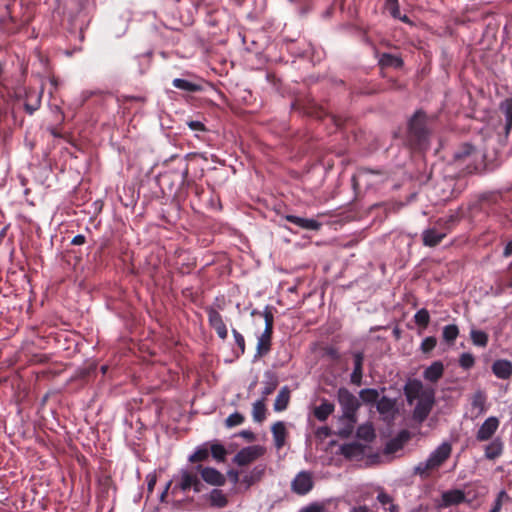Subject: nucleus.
<instances>
[{
  "instance_id": "864d4df0",
  "label": "nucleus",
  "mask_w": 512,
  "mask_h": 512,
  "mask_svg": "<svg viewBox=\"0 0 512 512\" xmlns=\"http://www.w3.org/2000/svg\"><path fill=\"white\" fill-rule=\"evenodd\" d=\"M460 217L458 212H454L452 214H449L447 216L441 217L438 222L440 224H443L446 229H450L452 226H454L458 221Z\"/></svg>"
},
{
  "instance_id": "49530a36",
  "label": "nucleus",
  "mask_w": 512,
  "mask_h": 512,
  "mask_svg": "<svg viewBox=\"0 0 512 512\" xmlns=\"http://www.w3.org/2000/svg\"><path fill=\"white\" fill-rule=\"evenodd\" d=\"M275 309L274 307L270 305H266L264 311L262 312V316L265 321V328L268 331L273 332L274 329V315L272 313V310Z\"/></svg>"
},
{
  "instance_id": "dca6fc26",
  "label": "nucleus",
  "mask_w": 512,
  "mask_h": 512,
  "mask_svg": "<svg viewBox=\"0 0 512 512\" xmlns=\"http://www.w3.org/2000/svg\"><path fill=\"white\" fill-rule=\"evenodd\" d=\"M207 314L209 324L216 331L218 337L223 340L226 339L228 335V330L222 319L221 314L213 307H209L207 309Z\"/></svg>"
},
{
  "instance_id": "37998d69",
  "label": "nucleus",
  "mask_w": 512,
  "mask_h": 512,
  "mask_svg": "<svg viewBox=\"0 0 512 512\" xmlns=\"http://www.w3.org/2000/svg\"><path fill=\"white\" fill-rule=\"evenodd\" d=\"M475 151V146L469 142H465L460 145L454 152L455 160H462L470 156Z\"/></svg>"
},
{
  "instance_id": "a878e982",
  "label": "nucleus",
  "mask_w": 512,
  "mask_h": 512,
  "mask_svg": "<svg viewBox=\"0 0 512 512\" xmlns=\"http://www.w3.org/2000/svg\"><path fill=\"white\" fill-rule=\"evenodd\" d=\"M266 465L258 464L254 466L248 473H246L242 482L246 485L247 488L259 482L265 474Z\"/></svg>"
},
{
  "instance_id": "0e129e2a",
  "label": "nucleus",
  "mask_w": 512,
  "mask_h": 512,
  "mask_svg": "<svg viewBox=\"0 0 512 512\" xmlns=\"http://www.w3.org/2000/svg\"><path fill=\"white\" fill-rule=\"evenodd\" d=\"M333 434L332 429L329 426H320L316 430V435L319 437H329Z\"/></svg>"
},
{
  "instance_id": "4c0bfd02",
  "label": "nucleus",
  "mask_w": 512,
  "mask_h": 512,
  "mask_svg": "<svg viewBox=\"0 0 512 512\" xmlns=\"http://www.w3.org/2000/svg\"><path fill=\"white\" fill-rule=\"evenodd\" d=\"M180 474H181V481L178 484V487L182 491L189 490L198 478V476L196 474H192L191 472H189L187 469H184V468L181 469Z\"/></svg>"
},
{
  "instance_id": "ea45409f",
  "label": "nucleus",
  "mask_w": 512,
  "mask_h": 512,
  "mask_svg": "<svg viewBox=\"0 0 512 512\" xmlns=\"http://www.w3.org/2000/svg\"><path fill=\"white\" fill-rule=\"evenodd\" d=\"M470 338L473 345L477 347H486L489 341V336L485 331L474 328L470 330Z\"/></svg>"
},
{
  "instance_id": "f3484780",
  "label": "nucleus",
  "mask_w": 512,
  "mask_h": 512,
  "mask_svg": "<svg viewBox=\"0 0 512 512\" xmlns=\"http://www.w3.org/2000/svg\"><path fill=\"white\" fill-rule=\"evenodd\" d=\"M444 370V363L441 360H435L424 369L422 375L426 381L436 383L442 378Z\"/></svg>"
},
{
  "instance_id": "f8f14e48",
  "label": "nucleus",
  "mask_w": 512,
  "mask_h": 512,
  "mask_svg": "<svg viewBox=\"0 0 512 512\" xmlns=\"http://www.w3.org/2000/svg\"><path fill=\"white\" fill-rule=\"evenodd\" d=\"M462 187H457L454 179H444L438 183L435 187L437 193H440L441 201H448L452 198L457 197L462 192Z\"/></svg>"
},
{
  "instance_id": "423d86ee",
  "label": "nucleus",
  "mask_w": 512,
  "mask_h": 512,
  "mask_svg": "<svg viewBox=\"0 0 512 512\" xmlns=\"http://www.w3.org/2000/svg\"><path fill=\"white\" fill-rule=\"evenodd\" d=\"M406 402L413 405L417 399L424 397L425 393L435 391L432 387H424L422 381L418 378H409L403 388Z\"/></svg>"
},
{
  "instance_id": "a18cd8bd",
  "label": "nucleus",
  "mask_w": 512,
  "mask_h": 512,
  "mask_svg": "<svg viewBox=\"0 0 512 512\" xmlns=\"http://www.w3.org/2000/svg\"><path fill=\"white\" fill-rule=\"evenodd\" d=\"M485 404H486V395L483 391L478 390L473 395L471 405L474 408H478L479 414H482L486 411Z\"/></svg>"
},
{
  "instance_id": "13d9d810",
  "label": "nucleus",
  "mask_w": 512,
  "mask_h": 512,
  "mask_svg": "<svg viewBox=\"0 0 512 512\" xmlns=\"http://www.w3.org/2000/svg\"><path fill=\"white\" fill-rule=\"evenodd\" d=\"M187 126L192 130V131H195V132H206L207 131V128L206 126L204 125L203 122L199 121V120H188L186 122Z\"/></svg>"
},
{
  "instance_id": "39448f33",
  "label": "nucleus",
  "mask_w": 512,
  "mask_h": 512,
  "mask_svg": "<svg viewBox=\"0 0 512 512\" xmlns=\"http://www.w3.org/2000/svg\"><path fill=\"white\" fill-rule=\"evenodd\" d=\"M265 453V447L261 445H251L240 449L232 458V462L239 467H244L254 462Z\"/></svg>"
},
{
  "instance_id": "473e14b6",
  "label": "nucleus",
  "mask_w": 512,
  "mask_h": 512,
  "mask_svg": "<svg viewBox=\"0 0 512 512\" xmlns=\"http://www.w3.org/2000/svg\"><path fill=\"white\" fill-rule=\"evenodd\" d=\"M340 29L348 30L351 32V34L357 36L360 38V40L365 43L366 45L373 46V42L371 38L368 36L367 29L363 28L362 26L346 23L340 26Z\"/></svg>"
},
{
  "instance_id": "5fc2aeb1",
  "label": "nucleus",
  "mask_w": 512,
  "mask_h": 512,
  "mask_svg": "<svg viewBox=\"0 0 512 512\" xmlns=\"http://www.w3.org/2000/svg\"><path fill=\"white\" fill-rule=\"evenodd\" d=\"M81 16H82V10H80L77 15L71 16L70 22H71V26L74 29H79L80 32L82 33L84 27H86L88 25V21L85 19H80Z\"/></svg>"
},
{
  "instance_id": "603ef678",
  "label": "nucleus",
  "mask_w": 512,
  "mask_h": 512,
  "mask_svg": "<svg viewBox=\"0 0 512 512\" xmlns=\"http://www.w3.org/2000/svg\"><path fill=\"white\" fill-rule=\"evenodd\" d=\"M436 344H437L436 337L427 336L422 340L421 345H420V350L424 354H428L436 347Z\"/></svg>"
},
{
  "instance_id": "4be33fe9",
  "label": "nucleus",
  "mask_w": 512,
  "mask_h": 512,
  "mask_svg": "<svg viewBox=\"0 0 512 512\" xmlns=\"http://www.w3.org/2000/svg\"><path fill=\"white\" fill-rule=\"evenodd\" d=\"M334 410V403L326 398H322L320 405L314 408L313 415L318 421L325 422L329 418V416L334 412Z\"/></svg>"
},
{
  "instance_id": "79ce46f5",
  "label": "nucleus",
  "mask_w": 512,
  "mask_h": 512,
  "mask_svg": "<svg viewBox=\"0 0 512 512\" xmlns=\"http://www.w3.org/2000/svg\"><path fill=\"white\" fill-rule=\"evenodd\" d=\"M459 335V328L455 324H448L443 327L442 337L448 344H453Z\"/></svg>"
},
{
  "instance_id": "2f4dec72",
  "label": "nucleus",
  "mask_w": 512,
  "mask_h": 512,
  "mask_svg": "<svg viewBox=\"0 0 512 512\" xmlns=\"http://www.w3.org/2000/svg\"><path fill=\"white\" fill-rule=\"evenodd\" d=\"M209 457V441H206L195 447L194 452L188 456V461L191 463H198L207 461Z\"/></svg>"
},
{
  "instance_id": "4468645a",
  "label": "nucleus",
  "mask_w": 512,
  "mask_h": 512,
  "mask_svg": "<svg viewBox=\"0 0 512 512\" xmlns=\"http://www.w3.org/2000/svg\"><path fill=\"white\" fill-rule=\"evenodd\" d=\"M411 438V433L407 429L400 430L396 436L389 439L384 447V453L387 455L396 453L403 448L404 444Z\"/></svg>"
},
{
  "instance_id": "b1692460",
  "label": "nucleus",
  "mask_w": 512,
  "mask_h": 512,
  "mask_svg": "<svg viewBox=\"0 0 512 512\" xmlns=\"http://www.w3.org/2000/svg\"><path fill=\"white\" fill-rule=\"evenodd\" d=\"M378 64L382 68L393 67L395 69H400L404 66V61L398 55H395V54H392L389 52H384L382 54H379Z\"/></svg>"
},
{
  "instance_id": "680f3d73",
  "label": "nucleus",
  "mask_w": 512,
  "mask_h": 512,
  "mask_svg": "<svg viewBox=\"0 0 512 512\" xmlns=\"http://www.w3.org/2000/svg\"><path fill=\"white\" fill-rule=\"evenodd\" d=\"M377 500L384 506V505H387V504H390L393 499L392 497L386 493L385 491H380L377 495Z\"/></svg>"
},
{
  "instance_id": "2eb2a0df",
  "label": "nucleus",
  "mask_w": 512,
  "mask_h": 512,
  "mask_svg": "<svg viewBox=\"0 0 512 512\" xmlns=\"http://www.w3.org/2000/svg\"><path fill=\"white\" fill-rule=\"evenodd\" d=\"M284 219L296 227L307 231H318L322 225L314 218H304L293 214L285 215Z\"/></svg>"
},
{
  "instance_id": "052dcab7",
  "label": "nucleus",
  "mask_w": 512,
  "mask_h": 512,
  "mask_svg": "<svg viewBox=\"0 0 512 512\" xmlns=\"http://www.w3.org/2000/svg\"><path fill=\"white\" fill-rule=\"evenodd\" d=\"M41 100L38 98L35 104L24 103V110L29 114L33 115L35 111H37L40 107Z\"/></svg>"
},
{
  "instance_id": "6ab92c4d",
  "label": "nucleus",
  "mask_w": 512,
  "mask_h": 512,
  "mask_svg": "<svg viewBox=\"0 0 512 512\" xmlns=\"http://www.w3.org/2000/svg\"><path fill=\"white\" fill-rule=\"evenodd\" d=\"M364 451V445L356 441L344 443L339 448V454L346 459L360 458L364 455Z\"/></svg>"
},
{
  "instance_id": "5701e85b",
  "label": "nucleus",
  "mask_w": 512,
  "mask_h": 512,
  "mask_svg": "<svg viewBox=\"0 0 512 512\" xmlns=\"http://www.w3.org/2000/svg\"><path fill=\"white\" fill-rule=\"evenodd\" d=\"M173 87L187 93H197L203 91L201 82H194L185 78H175L172 81Z\"/></svg>"
},
{
  "instance_id": "1a4fd4ad",
  "label": "nucleus",
  "mask_w": 512,
  "mask_h": 512,
  "mask_svg": "<svg viewBox=\"0 0 512 512\" xmlns=\"http://www.w3.org/2000/svg\"><path fill=\"white\" fill-rule=\"evenodd\" d=\"M452 446L449 442L444 441L437 446L426 459L432 469L440 467L451 455Z\"/></svg>"
},
{
  "instance_id": "c9c22d12",
  "label": "nucleus",
  "mask_w": 512,
  "mask_h": 512,
  "mask_svg": "<svg viewBox=\"0 0 512 512\" xmlns=\"http://www.w3.org/2000/svg\"><path fill=\"white\" fill-rule=\"evenodd\" d=\"M380 398L379 390L376 388H363L359 391V400L366 405L377 404Z\"/></svg>"
},
{
  "instance_id": "bb28decb",
  "label": "nucleus",
  "mask_w": 512,
  "mask_h": 512,
  "mask_svg": "<svg viewBox=\"0 0 512 512\" xmlns=\"http://www.w3.org/2000/svg\"><path fill=\"white\" fill-rule=\"evenodd\" d=\"M205 498L209 501L210 506L214 508H224L228 504L226 494L218 488H213L205 495Z\"/></svg>"
},
{
  "instance_id": "393cba45",
  "label": "nucleus",
  "mask_w": 512,
  "mask_h": 512,
  "mask_svg": "<svg viewBox=\"0 0 512 512\" xmlns=\"http://www.w3.org/2000/svg\"><path fill=\"white\" fill-rule=\"evenodd\" d=\"M272 334L273 332L264 329L262 334L258 337L254 361L257 357L263 356L270 351Z\"/></svg>"
},
{
  "instance_id": "e433bc0d",
  "label": "nucleus",
  "mask_w": 512,
  "mask_h": 512,
  "mask_svg": "<svg viewBox=\"0 0 512 512\" xmlns=\"http://www.w3.org/2000/svg\"><path fill=\"white\" fill-rule=\"evenodd\" d=\"M266 405L264 398H260L253 403L252 417L255 422L261 423L266 418Z\"/></svg>"
},
{
  "instance_id": "0eeeda50",
  "label": "nucleus",
  "mask_w": 512,
  "mask_h": 512,
  "mask_svg": "<svg viewBox=\"0 0 512 512\" xmlns=\"http://www.w3.org/2000/svg\"><path fill=\"white\" fill-rule=\"evenodd\" d=\"M314 486L312 475L309 471L302 470L291 482V490L297 495H307Z\"/></svg>"
},
{
  "instance_id": "c85d7f7f",
  "label": "nucleus",
  "mask_w": 512,
  "mask_h": 512,
  "mask_svg": "<svg viewBox=\"0 0 512 512\" xmlns=\"http://www.w3.org/2000/svg\"><path fill=\"white\" fill-rule=\"evenodd\" d=\"M446 236V233L439 232L435 228H428L422 233L423 244L428 247L437 246Z\"/></svg>"
},
{
  "instance_id": "e2e57ef3",
  "label": "nucleus",
  "mask_w": 512,
  "mask_h": 512,
  "mask_svg": "<svg viewBox=\"0 0 512 512\" xmlns=\"http://www.w3.org/2000/svg\"><path fill=\"white\" fill-rule=\"evenodd\" d=\"M299 7L297 8V12L301 17H304L310 13L312 10V6L308 3H300L298 2Z\"/></svg>"
},
{
  "instance_id": "774afa93",
  "label": "nucleus",
  "mask_w": 512,
  "mask_h": 512,
  "mask_svg": "<svg viewBox=\"0 0 512 512\" xmlns=\"http://www.w3.org/2000/svg\"><path fill=\"white\" fill-rule=\"evenodd\" d=\"M304 512H325L322 505L313 503L304 509Z\"/></svg>"
},
{
  "instance_id": "a211bd4d",
  "label": "nucleus",
  "mask_w": 512,
  "mask_h": 512,
  "mask_svg": "<svg viewBox=\"0 0 512 512\" xmlns=\"http://www.w3.org/2000/svg\"><path fill=\"white\" fill-rule=\"evenodd\" d=\"M492 373L501 380H507L512 376V362L507 359H497L491 366Z\"/></svg>"
},
{
  "instance_id": "6e6d98bb",
  "label": "nucleus",
  "mask_w": 512,
  "mask_h": 512,
  "mask_svg": "<svg viewBox=\"0 0 512 512\" xmlns=\"http://www.w3.org/2000/svg\"><path fill=\"white\" fill-rule=\"evenodd\" d=\"M433 470L431 466L429 465L428 461H421L419 462L413 469V473L415 475H419L421 478H426L428 476L427 471Z\"/></svg>"
},
{
  "instance_id": "6e6552de",
  "label": "nucleus",
  "mask_w": 512,
  "mask_h": 512,
  "mask_svg": "<svg viewBox=\"0 0 512 512\" xmlns=\"http://www.w3.org/2000/svg\"><path fill=\"white\" fill-rule=\"evenodd\" d=\"M195 469L200 473L201 479L209 485L221 487L226 483V476L214 467L197 464Z\"/></svg>"
},
{
  "instance_id": "f704fd0d",
  "label": "nucleus",
  "mask_w": 512,
  "mask_h": 512,
  "mask_svg": "<svg viewBox=\"0 0 512 512\" xmlns=\"http://www.w3.org/2000/svg\"><path fill=\"white\" fill-rule=\"evenodd\" d=\"M131 18L132 14L128 10L118 17V20L114 23V34L116 37H121L127 32Z\"/></svg>"
},
{
  "instance_id": "20e7f679",
  "label": "nucleus",
  "mask_w": 512,
  "mask_h": 512,
  "mask_svg": "<svg viewBox=\"0 0 512 512\" xmlns=\"http://www.w3.org/2000/svg\"><path fill=\"white\" fill-rule=\"evenodd\" d=\"M435 402V391H429L424 394V397L417 399V403L412 411V420L421 425L428 418Z\"/></svg>"
},
{
  "instance_id": "72a5a7b5",
  "label": "nucleus",
  "mask_w": 512,
  "mask_h": 512,
  "mask_svg": "<svg viewBox=\"0 0 512 512\" xmlns=\"http://www.w3.org/2000/svg\"><path fill=\"white\" fill-rule=\"evenodd\" d=\"M499 109L505 116L504 132L505 138H507L512 128V98H506L500 102Z\"/></svg>"
},
{
  "instance_id": "7ed1b4c3",
  "label": "nucleus",
  "mask_w": 512,
  "mask_h": 512,
  "mask_svg": "<svg viewBox=\"0 0 512 512\" xmlns=\"http://www.w3.org/2000/svg\"><path fill=\"white\" fill-rule=\"evenodd\" d=\"M471 484H464L463 489H449L443 491L441 494V500L437 504L438 508H447L451 506H457L462 503H470L476 498V494L472 493L470 489Z\"/></svg>"
},
{
  "instance_id": "f257e3e1",
  "label": "nucleus",
  "mask_w": 512,
  "mask_h": 512,
  "mask_svg": "<svg viewBox=\"0 0 512 512\" xmlns=\"http://www.w3.org/2000/svg\"><path fill=\"white\" fill-rule=\"evenodd\" d=\"M436 116H429L423 109H417L407 121L408 140L418 150H425L430 143L431 130L428 124Z\"/></svg>"
},
{
  "instance_id": "bf43d9fd",
  "label": "nucleus",
  "mask_w": 512,
  "mask_h": 512,
  "mask_svg": "<svg viewBox=\"0 0 512 512\" xmlns=\"http://www.w3.org/2000/svg\"><path fill=\"white\" fill-rule=\"evenodd\" d=\"M324 355L336 362L340 360V353L338 349L333 346L326 347L324 349Z\"/></svg>"
},
{
  "instance_id": "338daca9",
  "label": "nucleus",
  "mask_w": 512,
  "mask_h": 512,
  "mask_svg": "<svg viewBox=\"0 0 512 512\" xmlns=\"http://www.w3.org/2000/svg\"><path fill=\"white\" fill-rule=\"evenodd\" d=\"M227 477L229 478L230 482L233 485H236L239 483V472L237 470L229 469L227 471Z\"/></svg>"
},
{
  "instance_id": "7c9ffc66",
  "label": "nucleus",
  "mask_w": 512,
  "mask_h": 512,
  "mask_svg": "<svg viewBox=\"0 0 512 512\" xmlns=\"http://www.w3.org/2000/svg\"><path fill=\"white\" fill-rule=\"evenodd\" d=\"M291 391L287 385L283 386L278 392L273 409L275 412H282L287 409L289 401H290Z\"/></svg>"
},
{
  "instance_id": "ddd939ff",
  "label": "nucleus",
  "mask_w": 512,
  "mask_h": 512,
  "mask_svg": "<svg viewBox=\"0 0 512 512\" xmlns=\"http://www.w3.org/2000/svg\"><path fill=\"white\" fill-rule=\"evenodd\" d=\"M499 419L496 416H490L480 425L476 439L480 442L490 440L499 427Z\"/></svg>"
},
{
  "instance_id": "c03bdc74",
  "label": "nucleus",
  "mask_w": 512,
  "mask_h": 512,
  "mask_svg": "<svg viewBox=\"0 0 512 512\" xmlns=\"http://www.w3.org/2000/svg\"><path fill=\"white\" fill-rule=\"evenodd\" d=\"M414 321L418 326L422 328H427L430 322L429 311L426 308H421L417 310L416 313L414 314Z\"/></svg>"
},
{
  "instance_id": "9b49d317",
  "label": "nucleus",
  "mask_w": 512,
  "mask_h": 512,
  "mask_svg": "<svg viewBox=\"0 0 512 512\" xmlns=\"http://www.w3.org/2000/svg\"><path fill=\"white\" fill-rule=\"evenodd\" d=\"M351 355L353 358V370L350 374V383L356 386H361L364 375L365 355L361 350L351 351Z\"/></svg>"
},
{
  "instance_id": "58836bf2",
  "label": "nucleus",
  "mask_w": 512,
  "mask_h": 512,
  "mask_svg": "<svg viewBox=\"0 0 512 512\" xmlns=\"http://www.w3.org/2000/svg\"><path fill=\"white\" fill-rule=\"evenodd\" d=\"M357 438L370 442L375 438V430L370 423H364L359 425L356 430Z\"/></svg>"
},
{
  "instance_id": "cd10ccee",
  "label": "nucleus",
  "mask_w": 512,
  "mask_h": 512,
  "mask_svg": "<svg viewBox=\"0 0 512 512\" xmlns=\"http://www.w3.org/2000/svg\"><path fill=\"white\" fill-rule=\"evenodd\" d=\"M504 444L500 437H495L492 441L487 444L484 448L485 458L488 460H495L500 457L503 453Z\"/></svg>"
},
{
  "instance_id": "69168bd1",
  "label": "nucleus",
  "mask_w": 512,
  "mask_h": 512,
  "mask_svg": "<svg viewBox=\"0 0 512 512\" xmlns=\"http://www.w3.org/2000/svg\"><path fill=\"white\" fill-rule=\"evenodd\" d=\"M146 480H147V490L149 493H152L154 490V487L156 485V482H157V477L155 474L149 473L146 477Z\"/></svg>"
},
{
  "instance_id": "de8ad7c7",
  "label": "nucleus",
  "mask_w": 512,
  "mask_h": 512,
  "mask_svg": "<svg viewBox=\"0 0 512 512\" xmlns=\"http://www.w3.org/2000/svg\"><path fill=\"white\" fill-rule=\"evenodd\" d=\"M475 364V358L470 352H463L459 357V366L464 370H470Z\"/></svg>"
},
{
  "instance_id": "3c124183",
  "label": "nucleus",
  "mask_w": 512,
  "mask_h": 512,
  "mask_svg": "<svg viewBox=\"0 0 512 512\" xmlns=\"http://www.w3.org/2000/svg\"><path fill=\"white\" fill-rule=\"evenodd\" d=\"M265 377L269 378L270 381L266 382V385L263 387V389L261 391L262 398H264V399H265V397H267L273 393V391L275 390V388L278 384L276 380H273L274 375L271 372H269V371L266 372Z\"/></svg>"
},
{
  "instance_id": "09e8293b",
  "label": "nucleus",
  "mask_w": 512,
  "mask_h": 512,
  "mask_svg": "<svg viewBox=\"0 0 512 512\" xmlns=\"http://www.w3.org/2000/svg\"><path fill=\"white\" fill-rule=\"evenodd\" d=\"M151 56H152V51H150V50L143 54L136 56V60L138 61V64H139V73L140 74H144L146 72V70L148 69Z\"/></svg>"
},
{
  "instance_id": "9d476101",
  "label": "nucleus",
  "mask_w": 512,
  "mask_h": 512,
  "mask_svg": "<svg viewBox=\"0 0 512 512\" xmlns=\"http://www.w3.org/2000/svg\"><path fill=\"white\" fill-rule=\"evenodd\" d=\"M375 407L384 420L392 421L398 413L397 400L386 395L379 398Z\"/></svg>"
},
{
  "instance_id": "f03ea898",
  "label": "nucleus",
  "mask_w": 512,
  "mask_h": 512,
  "mask_svg": "<svg viewBox=\"0 0 512 512\" xmlns=\"http://www.w3.org/2000/svg\"><path fill=\"white\" fill-rule=\"evenodd\" d=\"M337 401L341 407L342 418L355 424L357 421V412L361 407V402L348 388L340 387L337 390Z\"/></svg>"
},
{
  "instance_id": "a19ab883",
  "label": "nucleus",
  "mask_w": 512,
  "mask_h": 512,
  "mask_svg": "<svg viewBox=\"0 0 512 512\" xmlns=\"http://www.w3.org/2000/svg\"><path fill=\"white\" fill-rule=\"evenodd\" d=\"M232 334H233L235 345L238 347L237 350L233 349L232 353H233L235 359H238L245 352V339H244V336L235 328L232 329Z\"/></svg>"
},
{
  "instance_id": "aec40b11",
  "label": "nucleus",
  "mask_w": 512,
  "mask_h": 512,
  "mask_svg": "<svg viewBox=\"0 0 512 512\" xmlns=\"http://www.w3.org/2000/svg\"><path fill=\"white\" fill-rule=\"evenodd\" d=\"M501 165V160L499 158L498 152L496 150L493 151L492 154L486 152L483 154L482 159V168L481 174H489L497 170Z\"/></svg>"
},
{
  "instance_id": "4d7b16f0",
  "label": "nucleus",
  "mask_w": 512,
  "mask_h": 512,
  "mask_svg": "<svg viewBox=\"0 0 512 512\" xmlns=\"http://www.w3.org/2000/svg\"><path fill=\"white\" fill-rule=\"evenodd\" d=\"M96 94V91L93 90H84L80 93L79 97L75 99V103L77 106H83L86 101H88L92 96Z\"/></svg>"
},
{
  "instance_id": "412c9836",
  "label": "nucleus",
  "mask_w": 512,
  "mask_h": 512,
  "mask_svg": "<svg viewBox=\"0 0 512 512\" xmlns=\"http://www.w3.org/2000/svg\"><path fill=\"white\" fill-rule=\"evenodd\" d=\"M271 432L274 440V445L277 449L285 445L288 435L286 424L284 421H277L271 426Z\"/></svg>"
},
{
  "instance_id": "c756f323",
  "label": "nucleus",
  "mask_w": 512,
  "mask_h": 512,
  "mask_svg": "<svg viewBox=\"0 0 512 512\" xmlns=\"http://www.w3.org/2000/svg\"><path fill=\"white\" fill-rule=\"evenodd\" d=\"M210 456L217 462L223 463L226 461L228 451L226 447L217 439L209 441Z\"/></svg>"
},
{
  "instance_id": "8fccbe9b",
  "label": "nucleus",
  "mask_w": 512,
  "mask_h": 512,
  "mask_svg": "<svg viewBox=\"0 0 512 512\" xmlns=\"http://www.w3.org/2000/svg\"><path fill=\"white\" fill-rule=\"evenodd\" d=\"M244 420H245V417L243 416V414H241L238 411H235V412L231 413L226 418L225 425L227 428H232V427L242 424L244 422Z\"/></svg>"
}]
</instances>
